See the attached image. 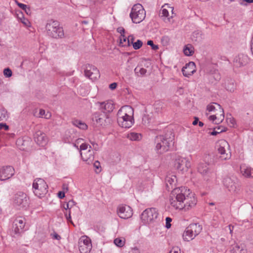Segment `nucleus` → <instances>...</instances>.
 <instances>
[{
    "mask_svg": "<svg viewBox=\"0 0 253 253\" xmlns=\"http://www.w3.org/2000/svg\"><path fill=\"white\" fill-rule=\"evenodd\" d=\"M117 122L122 127H131L134 123L133 108L128 105L122 107L117 113Z\"/></svg>",
    "mask_w": 253,
    "mask_h": 253,
    "instance_id": "1",
    "label": "nucleus"
},
{
    "mask_svg": "<svg viewBox=\"0 0 253 253\" xmlns=\"http://www.w3.org/2000/svg\"><path fill=\"white\" fill-rule=\"evenodd\" d=\"M182 203H180L179 211L187 212L193 210L197 204V198L195 194L189 188L184 186Z\"/></svg>",
    "mask_w": 253,
    "mask_h": 253,
    "instance_id": "2",
    "label": "nucleus"
},
{
    "mask_svg": "<svg viewBox=\"0 0 253 253\" xmlns=\"http://www.w3.org/2000/svg\"><path fill=\"white\" fill-rule=\"evenodd\" d=\"M184 188V186L175 188L169 194L168 202L171 209L179 211Z\"/></svg>",
    "mask_w": 253,
    "mask_h": 253,
    "instance_id": "3",
    "label": "nucleus"
},
{
    "mask_svg": "<svg viewBox=\"0 0 253 253\" xmlns=\"http://www.w3.org/2000/svg\"><path fill=\"white\" fill-rule=\"evenodd\" d=\"M47 34L54 39H61L64 37L63 28L56 21H48L45 26Z\"/></svg>",
    "mask_w": 253,
    "mask_h": 253,
    "instance_id": "4",
    "label": "nucleus"
},
{
    "mask_svg": "<svg viewBox=\"0 0 253 253\" xmlns=\"http://www.w3.org/2000/svg\"><path fill=\"white\" fill-rule=\"evenodd\" d=\"M202 230V226L198 223L190 224L186 228L182 234L183 241L189 242L193 240L200 234Z\"/></svg>",
    "mask_w": 253,
    "mask_h": 253,
    "instance_id": "5",
    "label": "nucleus"
},
{
    "mask_svg": "<svg viewBox=\"0 0 253 253\" xmlns=\"http://www.w3.org/2000/svg\"><path fill=\"white\" fill-rule=\"evenodd\" d=\"M156 142V149L160 154L168 151L170 146L173 144L172 138L171 137L167 138L161 135L157 137Z\"/></svg>",
    "mask_w": 253,
    "mask_h": 253,
    "instance_id": "6",
    "label": "nucleus"
},
{
    "mask_svg": "<svg viewBox=\"0 0 253 253\" xmlns=\"http://www.w3.org/2000/svg\"><path fill=\"white\" fill-rule=\"evenodd\" d=\"M48 186L42 178H37L33 183V191L35 195L39 198L43 197L47 192Z\"/></svg>",
    "mask_w": 253,
    "mask_h": 253,
    "instance_id": "7",
    "label": "nucleus"
},
{
    "mask_svg": "<svg viewBox=\"0 0 253 253\" xmlns=\"http://www.w3.org/2000/svg\"><path fill=\"white\" fill-rule=\"evenodd\" d=\"M173 167L179 173H186L191 166L190 161L186 158L177 156L173 161Z\"/></svg>",
    "mask_w": 253,
    "mask_h": 253,
    "instance_id": "8",
    "label": "nucleus"
},
{
    "mask_svg": "<svg viewBox=\"0 0 253 253\" xmlns=\"http://www.w3.org/2000/svg\"><path fill=\"white\" fill-rule=\"evenodd\" d=\"M224 186L228 190L233 194H237L240 190V185L238 179L234 175L227 176L223 180Z\"/></svg>",
    "mask_w": 253,
    "mask_h": 253,
    "instance_id": "9",
    "label": "nucleus"
},
{
    "mask_svg": "<svg viewBox=\"0 0 253 253\" xmlns=\"http://www.w3.org/2000/svg\"><path fill=\"white\" fill-rule=\"evenodd\" d=\"M80 154L83 160L87 164L91 163L94 159V153L91 146L82 143L80 146Z\"/></svg>",
    "mask_w": 253,
    "mask_h": 253,
    "instance_id": "10",
    "label": "nucleus"
},
{
    "mask_svg": "<svg viewBox=\"0 0 253 253\" xmlns=\"http://www.w3.org/2000/svg\"><path fill=\"white\" fill-rule=\"evenodd\" d=\"M218 151L221 160H226L231 158V153L230 145L225 140H220L218 142Z\"/></svg>",
    "mask_w": 253,
    "mask_h": 253,
    "instance_id": "11",
    "label": "nucleus"
},
{
    "mask_svg": "<svg viewBox=\"0 0 253 253\" xmlns=\"http://www.w3.org/2000/svg\"><path fill=\"white\" fill-rule=\"evenodd\" d=\"M14 204L19 210L26 209L28 207V198L25 193L19 192L16 194L14 198Z\"/></svg>",
    "mask_w": 253,
    "mask_h": 253,
    "instance_id": "12",
    "label": "nucleus"
},
{
    "mask_svg": "<svg viewBox=\"0 0 253 253\" xmlns=\"http://www.w3.org/2000/svg\"><path fill=\"white\" fill-rule=\"evenodd\" d=\"M78 246L81 253H89L92 247L91 240L85 235L80 238Z\"/></svg>",
    "mask_w": 253,
    "mask_h": 253,
    "instance_id": "13",
    "label": "nucleus"
},
{
    "mask_svg": "<svg viewBox=\"0 0 253 253\" xmlns=\"http://www.w3.org/2000/svg\"><path fill=\"white\" fill-rule=\"evenodd\" d=\"M158 212L155 208H148L143 211V222L149 223L154 221L158 217Z\"/></svg>",
    "mask_w": 253,
    "mask_h": 253,
    "instance_id": "14",
    "label": "nucleus"
},
{
    "mask_svg": "<svg viewBox=\"0 0 253 253\" xmlns=\"http://www.w3.org/2000/svg\"><path fill=\"white\" fill-rule=\"evenodd\" d=\"M93 120L101 126H105L110 123L108 114L101 112H97L93 114Z\"/></svg>",
    "mask_w": 253,
    "mask_h": 253,
    "instance_id": "15",
    "label": "nucleus"
},
{
    "mask_svg": "<svg viewBox=\"0 0 253 253\" xmlns=\"http://www.w3.org/2000/svg\"><path fill=\"white\" fill-rule=\"evenodd\" d=\"M84 75L92 81H95L100 77L99 70L94 66L90 64L85 66Z\"/></svg>",
    "mask_w": 253,
    "mask_h": 253,
    "instance_id": "16",
    "label": "nucleus"
},
{
    "mask_svg": "<svg viewBox=\"0 0 253 253\" xmlns=\"http://www.w3.org/2000/svg\"><path fill=\"white\" fill-rule=\"evenodd\" d=\"M142 10L140 4H136L132 7L130 16L133 23H139L142 21Z\"/></svg>",
    "mask_w": 253,
    "mask_h": 253,
    "instance_id": "17",
    "label": "nucleus"
},
{
    "mask_svg": "<svg viewBox=\"0 0 253 253\" xmlns=\"http://www.w3.org/2000/svg\"><path fill=\"white\" fill-rule=\"evenodd\" d=\"M117 213L121 218L127 219L132 215V210L128 206L120 205L117 208Z\"/></svg>",
    "mask_w": 253,
    "mask_h": 253,
    "instance_id": "18",
    "label": "nucleus"
},
{
    "mask_svg": "<svg viewBox=\"0 0 253 253\" xmlns=\"http://www.w3.org/2000/svg\"><path fill=\"white\" fill-rule=\"evenodd\" d=\"M168 7L171 11L172 14L173 13L174 8L173 7L170 6L169 4H165L162 7L161 11V14L162 17H163V19L166 23H168L170 24H172L173 23V21L172 20V16H169V11L167 8Z\"/></svg>",
    "mask_w": 253,
    "mask_h": 253,
    "instance_id": "19",
    "label": "nucleus"
},
{
    "mask_svg": "<svg viewBox=\"0 0 253 253\" xmlns=\"http://www.w3.org/2000/svg\"><path fill=\"white\" fill-rule=\"evenodd\" d=\"M96 105L98 107L99 110L102 113H106L108 114L111 112L114 109L113 103L111 101H106L104 102H97Z\"/></svg>",
    "mask_w": 253,
    "mask_h": 253,
    "instance_id": "20",
    "label": "nucleus"
},
{
    "mask_svg": "<svg viewBox=\"0 0 253 253\" xmlns=\"http://www.w3.org/2000/svg\"><path fill=\"white\" fill-rule=\"evenodd\" d=\"M14 174V169L11 166L3 167L0 169V180H5L11 178Z\"/></svg>",
    "mask_w": 253,
    "mask_h": 253,
    "instance_id": "21",
    "label": "nucleus"
},
{
    "mask_svg": "<svg viewBox=\"0 0 253 253\" xmlns=\"http://www.w3.org/2000/svg\"><path fill=\"white\" fill-rule=\"evenodd\" d=\"M221 112L217 111L208 117V120L215 124L221 123L224 119V113L223 108H221Z\"/></svg>",
    "mask_w": 253,
    "mask_h": 253,
    "instance_id": "22",
    "label": "nucleus"
},
{
    "mask_svg": "<svg viewBox=\"0 0 253 253\" xmlns=\"http://www.w3.org/2000/svg\"><path fill=\"white\" fill-rule=\"evenodd\" d=\"M196 71V67L194 62L191 61L186 64L182 68V72L184 76L189 78Z\"/></svg>",
    "mask_w": 253,
    "mask_h": 253,
    "instance_id": "23",
    "label": "nucleus"
},
{
    "mask_svg": "<svg viewBox=\"0 0 253 253\" xmlns=\"http://www.w3.org/2000/svg\"><path fill=\"white\" fill-rule=\"evenodd\" d=\"M25 219L22 217L15 219L13 224V230L16 233H20L23 231L25 226Z\"/></svg>",
    "mask_w": 253,
    "mask_h": 253,
    "instance_id": "24",
    "label": "nucleus"
},
{
    "mask_svg": "<svg viewBox=\"0 0 253 253\" xmlns=\"http://www.w3.org/2000/svg\"><path fill=\"white\" fill-rule=\"evenodd\" d=\"M176 183L177 178L176 175L171 172L168 173L165 178V183L167 188L168 189L172 188L175 186Z\"/></svg>",
    "mask_w": 253,
    "mask_h": 253,
    "instance_id": "25",
    "label": "nucleus"
},
{
    "mask_svg": "<svg viewBox=\"0 0 253 253\" xmlns=\"http://www.w3.org/2000/svg\"><path fill=\"white\" fill-rule=\"evenodd\" d=\"M240 173L245 177L253 178V169L250 167L242 164L240 166Z\"/></svg>",
    "mask_w": 253,
    "mask_h": 253,
    "instance_id": "26",
    "label": "nucleus"
},
{
    "mask_svg": "<svg viewBox=\"0 0 253 253\" xmlns=\"http://www.w3.org/2000/svg\"><path fill=\"white\" fill-rule=\"evenodd\" d=\"M35 140L38 144L42 146H44L47 142V138L46 135L41 131L36 132L35 136Z\"/></svg>",
    "mask_w": 253,
    "mask_h": 253,
    "instance_id": "27",
    "label": "nucleus"
},
{
    "mask_svg": "<svg viewBox=\"0 0 253 253\" xmlns=\"http://www.w3.org/2000/svg\"><path fill=\"white\" fill-rule=\"evenodd\" d=\"M221 108V106L216 103H212L209 104L207 107V111L208 112L206 113L208 117L210 115L213 114L217 111H219L220 113Z\"/></svg>",
    "mask_w": 253,
    "mask_h": 253,
    "instance_id": "28",
    "label": "nucleus"
},
{
    "mask_svg": "<svg viewBox=\"0 0 253 253\" xmlns=\"http://www.w3.org/2000/svg\"><path fill=\"white\" fill-rule=\"evenodd\" d=\"M209 162H201L198 164V170L203 175H205L208 174L209 172Z\"/></svg>",
    "mask_w": 253,
    "mask_h": 253,
    "instance_id": "29",
    "label": "nucleus"
},
{
    "mask_svg": "<svg viewBox=\"0 0 253 253\" xmlns=\"http://www.w3.org/2000/svg\"><path fill=\"white\" fill-rule=\"evenodd\" d=\"M247 61L248 57L246 55L240 54L234 58V62L236 66L240 67L245 65Z\"/></svg>",
    "mask_w": 253,
    "mask_h": 253,
    "instance_id": "30",
    "label": "nucleus"
},
{
    "mask_svg": "<svg viewBox=\"0 0 253 253\" xmlns=\"http://www.w3.org/2000/svg\"><path fill=\"white\" fill-rule=\"evenodd\" d=\"M194 47L191 44H187L185 45L183 48V53L187 56H192L194 53Z\"/></svg>",
    "mask_w": 253,
    "mask_h": 253,
    "instance_id": "31",
    "label": "nucleus"
},
{
    "mask_svg": "<svg viewBox=\"0 0 253 253\" xmlns=\"http://www.w3.org/2000/svg\"><path fill=\"white\" fill-rule=\"evenodd\" d=\"M232 253H247V250L244 245L236 244L232 249Z\"/></svg>",
    "mask_w": 253,
    "mask_h": 253,
    "instance_id": "32",
    "label": "nucleus"
},
{
    "mask_svg": "<svg viewBox=\"0 0 253 253\" xmlns=\"http://www.w3.org/2000/svg\"><path fill=\"white\" fill-rule=\"evenodd\" d=\"M72 124L74 126L83 130H85L87 128L86 124L81 120H75L72 121Z\"/></svg>",
    "mask_w": 253,
    "mask_h": 253,
    "instance_id": "33",
    "label": "nucleus"
},
{
    "mask_svg": "<svg viewBox=\"0 0 253 253\" xmlns=\"http://www.w3.org/2000/svg\"><path fill=\"white\" fill-rule=\"evenodd\" d=\"M142 135L141 133L136 132H130L127 135V138L131 141H137L141 139Z\"/></svg>",
    "mask_w": 253,
    "mask_h": 253,
    "instance_id": "34",
    "label": "nucleus"
},
{
    "mask_svg": "<svg viewBox=\"0 0 253 253\" xmlns=\"http://www.w3.org/2000/svg\"><path fill=\"white\" fill-rule=\"evenodd\" d=\"M15 2L20 8L24 10L27 15H30L31 14V9L28 5L20 3L17 0H15Z\"/></svg>",
    "mask_w": 253,
    "mask_h": 253,
    "instance_id": "35",
    "label": "nucleus"
},
{
    "mask_svg": "<svg viewBox=\"0 0 253 253\" xmlns=\"http://www.w3.org/2000/svg\"><path fill=\"white\" fill-rule=\"evenodd\" d=\"M226 121L230 127H236L237 126L236 120L231 115L227 116Z\"/></svg>",
    "mask_w": 253,
    "mask_h": 253,
    "instance_id": "36",
    "label": "nucleus"
},
{
    "mask_svg": "<svg viewBox=\"0 0 253 253\" xmlns=\"http://www.w3.org/2000/svg\"><path fill=\"white\" fill-rule=\"evenodd\" d=\"M120 45L122 46H129V40H127V38L125 35H121L120 38Z\"/></svg>",
    "mask_w": 253,
    "mask_h": 253,
    "instance_id": "37",
    "label": "nucleus"
},
{
    "mask_svg": "<svg viewBox=\"0 0 253 253\" xmlns=\"http://www.w3.org/2000/svg\"><path fill=\"white\" fill-rule=\"evenodd\" d=\"M126 243V239L124 238H117L114 240V243L118 247H123Z\"/></svg>",
    "mask_w": 253,
    "mask_h": 253,
    "instance_id": "38",
    "label": "nucleus"
},
{
    "mask_svg": "<svg viewBox=\"0 0 253 253\" xmlns=\"http://www.w3.org/2000/svg\"><path fill=\"white\" fill-rule=\"evenodd\" d=\"M39 117L43 118L46 119H49L51 117V114L49 112H45V110L41 109L39 112Z\"/></svg>",
    "mask_w": 253,
    "mask_h": 253,
    "instance_id": "39",
    "label": "nucleus"
},
{
    "mask_svg": "<svg viewBox=\"0 0 253 253\" xmlns=\"http://www.w3.org/2000/svg\"><path fill=\"white\" fill-rule=\"evenodd\" d=\"M8 118L7 111L4 109H0V119L1 120H6Z\"/></svg>",
    "mask_w": 253,
    "mask_h": 253,
    "instance_id": "40",
    "label": "nucleus"
},
{
    "mask_svg": "<svg viewBox=\"0 0 253 253\" xmlns=\"http://www.w3.org/2000/svg\"><path fill=\"white\" fill-rule=\"evenodd\" d=\"M75 205V203L74 201L71 200L69 201V202L66 203L63 205V208L67 210H70L73 207H74Z\"/></svg>",
    "mask_w": 253,
    "mask_h": 253,
    "instance_id": "41",
    "label": "nucleus"
},
{
    "mask_svg": "<svg viewBox=\"0 0 253 253\" xmlns=\"http://www.w3.org/2000/svg\"><path fill=\"white\" fill-rule=\"evenodd\" d=\"M18 21L21 22L26 27H30L31 26V22L25 17L22 18H20V20Z\"/></svg>",
    "mask_w": 253,
    "mask_h": 253,
    "instance_id": "42",
    "label": "nucleus"
},
{
    "mask_svg": "<svg viewBox=\"0 0 253 253\" xmlns=\"http://www.w3.org/2000/svg\"><path fill=\"white\" fill-rule=\"evenodd\" d=\"M3 75L5 77L9 78L12 75V71L9 68H5L3 70Z\"/></svg>",
    "mask_w": 253,
    "mask_h": 253,
    "instance_id": "43",
    "label": "nucleus"
},
{
    "mask_svg": "<svg viewBox=\"0 0 253 253\" xmlns=\"http://www.w3.org/2000/svg\"><path fill=\"white\" fill-rule=\"evenodd\" d=\"M134 72L137 76L142 75V67L141 65H138L134 69Z\"/></svg>",
    "mask_w": 253,
    "mask_h": 253,
    "instance_id": "44",
    "label": "nucleus"
},
{
    "mask_svg": "<svg viewBox=\"0 0 253 253\" xmlns=\"http://www.w3.org/2000/svg\"><path fill=\"white\" fill-rule=\"evenodd\" d=\"M239 3L243 6H246L248 4L253 3V0H239Z\"/></svg>",
    "mask_w": 253,
    "mask_h": 253,
    "instance_id": "45",
    "label": "nucleus"
},
{
    "mask_svg": "<svg viewBox=\"0 0 253 253\" xmlns=\"http://www.w3.org/2000/svg\"><path fill=\"white\" fill-rule=\"evenodd\" d=\"M172 219L169 217H167L166 218V225L165 227L167 229H169L171 227V222Z\"/></svg>",
    "mask_w": 253,
    "mask_h": 253,
    "instance_id": "46",
    "label": "nucleus"
},
{
    "mask_svg": "<svg viewBox=\"0 0 253 253\" xmlns=\"http://www.w3.org/2000/svg\"><path fill=\"white\" fill-rule=\"evenodd\" d=\"M147 44L151 46V48L153 50H157L159 48L158 45L154 44L152 41L150 40L147 42Z\"/></svg>",
    "mask_w": 253,
    "mask_h": 253,
    "instance_id": "47",
    "label": "nucleus"
},
{
    "mask_svg": "<svg viewBox=\"0 0 253 253\" xmlns=\"http://www.w3.org/2000/svg\"><path fill=\"white\" fill-rule=\"evenodd\" d=\"M133 47L135 49H139L142 45V42L140 40H138L136 42L133 43Z\"/></svg>",
    "mask_w": 253,
    "mask_h": 253,
    "instance_id": "48",
    "label": "nucleus"
},
{
    "mask_svg": "<svg viewBox=\"0 0 253 253\" xmlns=\"http://www.w3.org/2000/svg\"><path fill=\"white\" fill-rule=\"evenodd\" d=\"M65 214V216L66 218V219L67 220V221L71 223L72 224H73L74 226H75L73 222L72 221V219H71V211H69V213H67V212H65L64 213Z\"/></svg>",
    "mask_w": 253,
    "mask_h": 253,
    "instance_id": "49",
    "label": "nucleus"
},
{
    "mask_svg": "<svg viewBox=\"0 0 253 253\" xmlns=\"http://www.w3.org/2000/svg\"><path fill=\"white\" fill-rule=\"evenodd\" d=\"M225 131H226V129H225V128H224L220 130V131H216V130H213L212 131L210 132L209 133L211 135H216V134H217L221 132Z\"/></svg>",
    "mask_w": 253,
    "mask_h": 253,
    "instance_id": "50",
    "label": "nucleus"
},
{
    "mask_svg": "<svg viewBox=\"0 0 253 253\" xmlns=\"http://www.w3.org/2000/svg\"><path fill=\"white\" fill-rule=\"evenodd\" d=\"M51 236L54 239L59 240L61 239V237L56 233H53L51 234Z\"/></svg>",
    "mask_w": 253,
    "mask_h": 253,
    "instance_id": "51",
    "label": "nucleus"
},
{
    "mask_svg": "<svg viewBox=\"0 0 253 253\" xmlns=\"http://www.w3.org/2000/svg\"><path fill=\"white\" fill-rule=\"evenodd\" d=\"M117 85L118 84L117 83H113L109 85V87L111 90H113L117 88Z\"/></svg>",
    "mask_w": 253,
    "mask_h": 253,
    "instance_id": "52",
    "label": "nucleus"
},
{
    "mask_svg": "<svg viewBox=\"0 0 253 253\" xmlns=\"http://www.w3.org/2000/svg\"><path fill=\"white\" fill-rule=\"evenodd\" d=\"M17 18L18 20H20V18H23L24 17L23 12L20 11H17L16 13Z\"/></svg>",
    "mask_w": 253,
    "mask_h": 253,
    "instance_id": "53",
    "label": "nucleus"
},
{
    "mask_svg": "<svg viewBox=\"0 0 253 253\" xmlns=\"http://www.w3.org/2000/svg\"><path fill=\"white\" fill-rule=\"evenodd\" d=\"M117 32L121 34V35H125V31L123 27H119L117 29Z\"/></svg>",
    "mask_w": 253,
    "mask_h": 253,
    "instance_id": "54",
    "label": "nucleus"
},
{
    "mask_svg": "<svg viewBox=\"0 0 253 253\" xmlns=\"http://www.w3.org/2000/svg\"><path fill=\"white\" fill-rule=\"evenodd\" d=\"M127 40H129V45H130L131 43L133 44V42L134 41V38L133 37V36H128L127 37Z\"/></svg>",
    "mask_w": 253,
    "mask_h": 253,
    "instance_id": "55",
    "label": "nucleus"
},
{
    "mask_svg": "<svg viewBox=\"0 0 253 253\" xmlns=\"http://www.w3.org/2000/svg\"><path fill=\"white\" fill-rule=\"evenodd\" d=\"M4 128L5 130L8 129V126L6 124H0V129Z\"/></svg>",
    "mask_w": 253,
    "mask_h": 253,
    "instance_id": "56",
    "label": "nucleus"
},
{
    "mask_svg": "<svg viewBox=\"0 0 253 253\" xmlns=\"http://www.w3.org/2000/svg\"><path fill=\"white\" fill-rule=\"evenodd\" d=\"M58 196L59 198L62 199L65 197V193L62 191H60L58 193Z\"/></svg>",
    "mask_w": 253,
    "mask_h": 253,
    "instance_id": "57",
    "label": "nucleus"
},
{
    "mask_svg": "<svg viewBox=\"0 0 253 253\" xmlns=\"http://www.w3.org/2000/svg\"><path fill=\"white\" fill-rule=\"evenodd\" d=\"M173 253H181L180 249L177 247L173 248Z\"/></svg>",
    "mask_w": 253,
    "mask_h": 253,
    "instance_id": "58",
    "label": "nucleus"
},
{
    "mask_svg": "<svg viewBox=\"0 0 253 253\" xmlns=\"http://www.w3.org/2000/svg\"><path fill=\"white\" fill-rule=\"evenodd\" d=\"M230 231V234H232V232H233V228H234V227L233 226L231 225H229L227 227Z\"/></svg>",
    "mask_w": 253,
    "mask_h": 253,
    "instance_id": "59",
    "label": "nucleus"
},
{
    "mask_svg": "<svg viewBox=\"0 0 253 253\" xmlns=\"http://www.w3.org/2000/svg\"><path fill=\"white\" fill-rule=\"evenodd\" d=\"M94 167H95L97 169H99L100 167V163L98 162V161H96L94 163Z\"/></svg>",
    "mask_w": 253,
    "mask_h": 253,
    "instance_id": "60",
    "label": "nucleus"
},
{
    "mask_svg": "<svg viewBox=\"0 0 253 253\" xmlns=\"http://www.w3.org/2000/svg\"><path fill=\"white\" fill-rule=\"evenodd\" d=\"M152 188V182H151V181H150L149 185H148V188H147V190L148 192H149V191H151Z\"/></svg>",
    "mask_w": 253,
    "mask_h": 253,
    "instance_id": "61",
    "label": "nucleus"
},
{
    "mask_svg": "<svg viewBox=\"0 0 253 253\" xmlns=\"http://www.w3.org/2000/svg\"><path fill=\"white\" fill-rule=\"evenodd\" d=\"M199 122V119L198 118H195L194 121L193 122L192 124L194 126L197 125L198 124Z\"/></svg>",
    "mask_w": 253,
    "mask_h": 253,
    "instance_id": "62",
    "label": "nucleus"
},
{
    "mask_svg": "<svg viewBox=\"0 0 253 253\" xmlns=\"http://www.w3.org/2000/svg\"><path fill=\"white\" fill-rule=\"evenodd\" d=\"M83 141V140L82 139H81V138L80 139H78L77 140L76 143L75 144V146L78 147V146H77V145L79 144V143H81L82 141Z\"/></svg>",
    "mask_w": 253,
    "mask_h": 253,
    "instance_id": "63",
    "label": "nucleus"
},
{
    "mask_svg": "<svg viewBox=\"0 0 253 253\" xmlns=\"http://www.w3.org/2000/svg\"><path fill=\"white\" fill-rule=\"evenodd\" d=\"M250 46L251 52L253 55V43H251Z\"/></svg>",
    "mask_w": 253,
    "mask_h": 253,
    "instance_id": "64",
    "label": "nucleus"
}]
</instances>
